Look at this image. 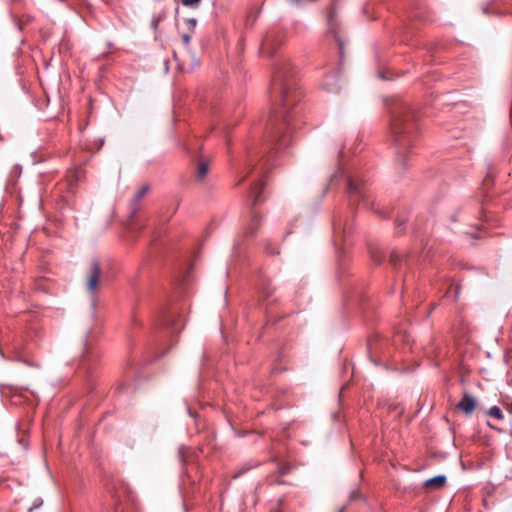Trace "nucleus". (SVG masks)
<instances>
[{
	"instance_id": "1",
	"label": "nucleus",
	"mask_w": 512,
	"mask_h": 512,
	"mask_svg": "<svg viewBox=\"0 0 512 512\" xmlns=\"http://www.w3.org/2000/svg\"><path fill=\"white\" fill-rule=\"evenodd\" d=\"M270 97L278 107L273 112L261 144L250 143L245 148V158L241 167L243 181L254 169L259 176L266 174L271 158L268 153L286 149L292 139V117L294 107L302 98V92L296 80V71L287 58L278 59L273 66L269 88Z\"/></svg>"
},
{
	"instance_id": "2",
	"label": "nucleus",
	"mask_w": 512,
	"mask_h": 512,
	"mask_svg": "<svg viewBox=\"0 0 512 512\" xmlns=\"http://www.w3.org/2000/svg\"><path fill=\"white\" fill-rule=\"evenodd\" d=\"M418 114L406 102H398L391 110L390 129L395 147L396 162L404 169L408 154L412 153L416 136Z\"/></svg>"
},
{
	"instance_id": "3",
	"label": "nucleus",
	"mask_w": 512,
	"mask_h": 512,
	"mask_svg": "<svg viewBox=\"0 0 512 512\" xmlns=\"http://www.w3.org/2000/svg\"><path fill=\"white\" fill-rule=\"evenodd\" d=\"M338 178L345 180L346 194L351 209H355L357 206L361 205L364 208H370L375 213L382 215V212L375 208L374 202L371 200L366 181L358 173L346 174L341 171L337 172L331 176V183L336 182Z\"/></svg>"
},
{
	"instance_id": "4",
	"label": "nucleus",
	"mask_w": 512,
	"mask_h": 512,
	"mask_svg": "<svg viewBox=\"0 0 512 512\" xmlns=\"http://www.w3.org/2000/svg\"><path fill=\"white\" fill-rule=\"evenodd\" d=\"M353 232V222L348 216L339 215L333 221V241L336 247L348 245Z\"/></svg>"
},
{
	"instance_id": "5",
	"label": "nucleus",
	"mask_w": 512,
	"mask_h": 512,
	"mask_svg": "<svg viewBox=\"0 0 512 512\" xmlns=\"http://www.w3.org/2000/svg\"><path fill=\"white\" fill-rule=\"evenodd\" d=\"M389 261L393 268L398 272L399 276L403 278V286L406 287L407 280L402 273V268L405 267L408 270H412L416 261L415 257L411 254L402 255L393 250L390 252Z\"/></svg>"
},
{
	"instance_id": "6",
	"label": "nucleus",
	"mask_w": 512,
	"mask_h": 512,
	"mask_svg": "<svg viewBox=\"0 0 512 512\" xmlns=\"http://www.w3.org/2000/svg\"><path fill=\"white\" fill-rule=\"evenodd\" d=\"M101 268L97 259L91 260L86 271V288L87 291L95 296L100 283Z\"/></svg>"
},
{
	"instance_id": "7",
	"label": "nucleus",
	"mask_w": 512,
	"mask_h": 512,
	"mask_svg": "<svg viewBox=\"0 0 512 512\" xmlns=\"http://www.w3.org/2000/svg\"><path fill=\"white\" fill-rule=\"evenodd\" d=\"M321 87L329 93H338L341 89L338 73L333 72L324 77Z\"/></svg>"
},
{
	"instance_id": "8",
	"label": "nucleus",
	"mask_w": 512,
	"mask_h": 512,
	"mask_svg": "<svg viewBox=\"0 0 512 512\" xmlns=\"http://www.w3.org/2000/svg\"><path fill=\"white\" fill-rule=\"evenodd\" d=\"M150 187L149 185H143L134 195L130 202V218L133 219L137 212L139 211V202L141 199L147 194Z\"/></svg>"
},
{
	"instance_id": "9",
	"label": "nucleus",
	"mask_w": 512,
	"mask_h": 512,
	"mask_svg": "<svg viewBox=\"0 0 512 512\" xmlns=\"http://www.w3.org/2000/svg\"><path fill=\"white\" fill-rule=\"evenodd\" d=\"M476 407V399L468 394L465 393L462 397V399L457 404V408L461 410L464 414H471Z\"/></svg>"
},
{
	"instance_id": "10",
	"label": "nucleus",
	"mask_w": 512,
	"mask_h": 512,
	"mask_svg": "<svg viewBox=\"0 0 512 512\" xmlns=\"http://www.w3.org/2000/svg\"><path fill=\"white\" fill-rule=\"evenodd\" d=\"M264 188V184L261 180H257L253 186L251 187L250 198H251V207L253 208L260 201V194Z\"/></svg>"
},
{
	"instance_id": "11",
	"label": "nucleus",
	"mask_w": 512,
	"mask_h": 512,
	"mask_svg": "<svg viewBox=\"0 0 512 512\" xmlns=\"http://www.w3.org/2000/svg\"><path fill=\"white\" fill-rule=\"evenodd\" d=\"M260 224H261V217L258 216L256 214V212H254L252 210V212H251V222H250L248 228L246 229V232H245L246 235L247 236L254 235L256 233L258 227L260 226Z\"/></svg>"
},
{
	"instance_id": "12",
	"label": "nucleus",
	"mask_w": 512,
	"mask_h": 512,
	"mask_svg": "<svg viewBox=\"0 0 512 512\" xmlns=\"http://www.w3.org/2000/svg\"><path fill=\"white\" fill-rule=\"evenodd\" d=\"M446 476L445 475H437L435 477H432L430 479H427L424 482L425 487H435V488H441L446 483Z\"/></svg>"
},
{
	"instance_id": "13",
	"label": "nucleus",
	"mask_w": 512,
	"mask_h": 512,
	"mask_svg": "<svg viewBox=\"0 0 512 512\" xmlns=\"http://www.w3.org/2000/svg\"><path fill=\"white\" fill-rule=\"evenodd\" d=\"M14 361L20 362L26 366L33 367V368H39L40 364L35 361L34 359L30 358L27 355L24 354H18L15 356Z\"/></svg>"
},
{
	"instance_id": "14",
	"label": "nucleus",
	"mask_w": 512,
	"mask_h": 512,
	"mask_svg": "<svg viewBox=\"0 0 512 512\" xmlns=\"http://www.w3.org/2000/svg\"><path fill=\"white\" fill-rule=\"evenodd\" d=\"M369 253H370V257H371L372 261L376 265H379L385 257L384 252L378 247H370Z\"/></svg>"
},
{
	"instance_id": "15",
	"label": "nucleus",
	"mask_w": 512,
	"mask_h": 512,
	"mask_svg": "<svg viewBox=\"0 0 512 512\" xmlns=\"http://www.w3.org/2000/svg\"><path fill=\"white\" fill-rule=\"evenodd\" d=\"M260 293L264 297L265 300L272 302L273 299H271L273 294V288L268 281H263V283L260 286Z\"/></svg>"
},
{
	"instance_id": "16",
	"label": "nucleus",
	"mask_w": 512,
	"mask_h": 512,
	"mask_svg": "<svg viewBox=\"0 0 512 512\" xmlns=\"http://www.w3.org/2000/svg\"><path fill=\"white\" fill-rule=\"evenodd\" d=\"M176 319L172 315H167L162 320L163 328L167 331L169 334H173L175 332V325Z\"/></svg>"
},
{
	"instance_id": "17",
	"label": "nucleus",
	"mask_w": 512,
	"mask_h": 512,
	"mask_svg": "<svg viewBox=\"0 0 512 512\" xmlns=\"http://www.w3.org/2000/svg\"><path fill=\"white\" fill-rule=\"evenodd\" d=\"M261 49L263 50L264 53H268L269 55H272L274 53L272 36L267 35L263 39Z\"/></svg>"
},
{
	"instance_id": "18",
	"label": "nucleus",
	"mask_w": 512,
	"mask_h": 512,
	"mask_svg": "<svg viewBox=\"0 0 512 512\" xmlns=\"http://www.w3.org/2000/svg\"><path fill=\"white\" fill-rule=\"evenodd\" d=\"M83 345H84V351H83V354L81 355V361H86L90 354L92 353V348L89 344V336L88 334L85 335L84 339H83Z\"/></svg>"
},
{
	"instance_id": "19",
	"label": "nucleus",
	"mask_w": 512,
	"mask_h": 512,
	"mask_svg": "<svg viewBox=\"0 0 512 512\" xmlns=\"http://www.w3.org/2000/svg\"><path fill=\"white\" fill-rule=\"evenodd\" d=\"M408 218L406 215H399L396 219V231L398 234L403 233L405 228L404 225L407 222Z\"/></svg>"
},
{
	"instance_id": "20",
	"label": "nucleus",
	"mask_w": 512,
	"mask_h": 512,
	"mask_svg": "<svg viewBox=\"0 0 512 512\" xmlns=\"http://www.w3.org/2000/svg\"><path fill=\"white\" fill-rule=\"evenodd\" d=\"M487 414H488L489 416L493 417V418L498 419V420H502V419L504 418V414H503L502 410L500 409V407H498V406H496V405H495V406H492V407L488 410Z\"/></svg>"
},
{
	"instance_id": "21",
	"label": "nucleus",
	"mask_w": 512,
	"mask_h": 512,
	"mask_svg": "<svg viewBox=\"0 0 512 512\" xmlns=\"http://www.w3.org/2000/svg\"><path fill=\"white\" fill-rule=\"evenodd\" d=\"M208 173V164L207 163H200L197 170V179L201 180L203 179Z\"/></svg>"
},
{
	"instance_id": "22",
	"label": "nucleus",
	"mask_w": 512,
	"mask_h": 512,
	"mask_svg": "<svg viewBox=\"0 0 512 512\" xmlns=\"http://www.w3.org/2000/svg\"><path fill=\"white\" fill-rule=\"evenodd\" d=\"M389 411H393L399 417L402 415L404 408L398 403H390L388 406Z\"/></svg>"
},
{
	"instance_id": "23",
	"label": "nucleus",
	"mask_w": 512,
	"mask_h": 512,
	"mask_svg": "<svg viewBox=\"0 0 512 512\" xmlns=\"http://www.w3.org/2000/svg\"><path fill=\"white\" fill-rule=\"evenodd\" d=\"M258 463L254 465H244L238 472L235 473L233 478H239L241 475L245 474L247 471L251 470L253 467H256Z\"/></svg>"
},
{
	"instance_id": "24",
	"label": "nucleus",
	"mask_w": 512,
	"mask_h": 512,
	"mask_svg": "<svg viewBox=\"0 0 512 512\" xmlns=\"http://www.w3.org/2000/svg\"><path fill=\"white\" fill-rule=\"evenodd\" d=\"M143 229V226L138 225L137 223H132L129 230L132 237H136L138 233Z\"/></svg>"
},
{
	"instance_id": "25",
	"label": "nucleus",
	"mask_w": 512,
	"mask_h": 512,
	"mask_svg": "<svg viewBox=\"0 0 512 512\" xmlns=\"http://www.w3.org/2000/svg\"><path fill=\"white\" fill-rule=\"evenodd\" d=\"M185 23L187 24L189 31H195L197 25V20L195 18H187L185 19Z\"/></svg>"
},
{
	"instance_id": "26",
	"label": "nucleus",
	"mask_w": 512,
	"mask_h": 512,
	"mask_svg": "<svg viewBox=\"0 0 512 512\" xmlns=\"http://www.w3.org/2000/svg\"><path fill=\"white\" fill-rule=\"evenodd\" d=\"M193 33H194V32L189 31L188 33H184V34L182 35V40H183V43L185 44V46H186V47H188V46H189L190 41H191V39H192V35H193Z\"/></svg>"
},
{
	"instance_id": "27",
	"label": "nucleus",
	"mask_w": 512,
	"mask_h": 512,
	"mask_svg": "<svg viewBox=\"0 0 512 512\" xmlns=\"http://www.w3.org/2000/svg\"><path fill=\"white\" fill-rule=\"evenodd\" d=\"M201 0H181V3L187 7H196Z\"/></svg>"
},
{
	"instance_id": "28",
	"label": "nucleus",
	"mask_w": 512,
	"mask_h": 512,
	"mask_svg": "<svg viewBox=\"0 0 512 512\" xmlns=\"http://www.w3.org/2000/svg\"><path fill=\"white\" fill-rule=\"evenodd\" d=\"M397 338H401L406 344H410V342L412 341L411 335L406 331H404V333L402 335L400 333H398Z\"/></svg>"
},
{
	"instance_id": "29",
	"label": "nucleus",
	"mask_w": 512,
	"mask_h": 512,
	"mask_svg": "<svg viewBox=\"0 0 512 512\" xmlns=\"http://www.w3.org/2000/svg\"><path fill=\"white\" fill-rule=\"evenodd\" d=\"M473 230L465 232L466 234L470 235L473 238H476V232L480 230V224H474L472 225Z\"/></svg>"
},
{
	"instance_id": "30",
	"label": "nucleus",
	"mask_w": 512,
	"mask_h": 512,
	"mask_svg": "<svg viewBox=\"0 0 512 512\" xmlns=\"http://www.w3.org/2000/svg\"><path fill=\"white\" fill-rule=\"evenodd\" d=\"M178 455H179V460L181 461V463H185V448L184 447H180L179 450H178Z\"/></svg>"
},
{
	"instance_id": "31",
	"label": "nucleus",
	"mask_w": 512,
	"mask_h": 512,
	"mask_svg": "<svg viewBox=\"0 0 512 512\" xmlns=\"http://www.w3.org/2000/svg\"><path fill=\"white\" fill-rule=\"evenodd\" d=\"M337 43H338V46H339V53H340V56L343 57V54H344V42L337 37Z\"/></svg>"
},
{
	"instance_id": "32",
	"label": "nucleus",
	"mask_w": 512,
	"mask_h": 512,
	"mask_svg": "<svg viewBox=\"0 0 512 512\" xmlns=\"http://www.w3.org/2000/svg\"><path fill=\"white\" fill-rule=\"evenodd\" d=\"M360 497V493L358 491H352L350 494V499L354 500Z\"/></svg>"
},
{
	"instance_id": "33",
	"label": "nucleus",
	"mask_w": 512,
	"mask_h": 512,
	"mask_svg": "<svg viewBox=\"0 0 512 512\" xmlns=\"http://www.w3.org/2000/svg\"><path fill=\"white\" fill-rule=\"evenodd\" d=\"M459 213H460V210H459L457 213H455V214H453V215L451 216V218H450V219H451V222H456V221H457V215H458Z\"/></svg>"
},
{
	"instance_id": "34",
	"label": "nucleus",
	"mask_w": 512,
	"mask_h": 512,
	"mask_svg": "<svg viewBox=\"0 0 512 512\" xmlns=\"http://www.w3.org/2000/svg\"><path fill=\"white\" fill-rule=\"evenodd\" d=\"M267 252H268L269 254H272V255H274V254H278V251H274V250H271V251H270V250H268V249H267Z\"/></svg>"
},
{
	"instance_id": "35",
	"label": "nucleus",
	"mask_w": 512,
	"mask_h": 512,
	"mask_svg": "<svg viewBox=\"0 0 512 512\" xmlns=\"http://www.w3.org/2000/svg\"><path fill=\"white\" fill-rule=\"evenodd\" d=\"M479 219H481L482 215H483V209H481V211L479 212Z\"/></svg>"
},
{
	"instance_id": "36",
	"label": "nucleus",
	"mask_w": 512,
	"mask_h": 512,
	"mask_svg": "<svg viewBox=\"0 0 512 512\" xmlns=\"http://www.w3.org/2000/svg\"><path fill=\"white\" fill-rule=\"evenodd\" d=\"M345 507H342L341 509L338 510V512H345Z\"/></svg>"
},
{
	"instance_id": "37",
	"label": "nucleus",
	"mask_w": 512,
	"mask_h": 512,
	"mask_svg": "<svg viewBox=\"0 0 512 512\" xmlns=\"http://www.w3.org/2000/svg\"><path fill=\"white\" fill-rule=\"evenodd\" d=\"M157 25H158V22H157V21L153 22V27H154V28H156V27H157Z\"/></svg>"
},
{
	"instance_id": "38",
	"label": "nucleus",
	"mask_w": 512,
	"mask_h": 512,
	"mask_svg": "<svg viewBox=\"0 0 512 512\" xmlns=\"http://www.w3.org/2000/svg\"><path fill=\"white\" fill-rule=\"evenodd\" d=\"M33 509H34V507H30V508H29V512H32V511H33Z\"/></svg>"
}]
</instances>
